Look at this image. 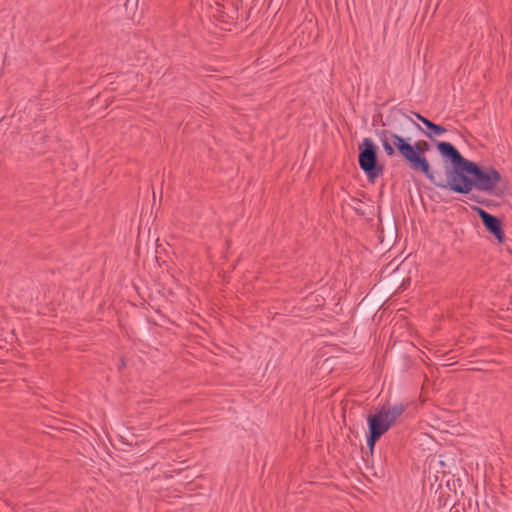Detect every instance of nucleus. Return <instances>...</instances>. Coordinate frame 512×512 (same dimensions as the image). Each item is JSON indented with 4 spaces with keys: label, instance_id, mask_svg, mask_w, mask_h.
<instances>
[{
    "label": "nucleus",
    "instance_id": "423d86ee",
    "mask_svg": "<svg viewBox=\"0 0 512 512\" xmlns=\"http://www.w3.org/2000/svg\"><path fill=\"white\" fill-rule=\"evenodd\" d=\"M430 132L426 133L428 138H432L433 136H441L446 132V129L440 125L433 124L430 127Z\"/></svg>",
    "mask_w": 512,
    "mask_h": 512
},
{
    "label": "nucleus",
    "instance_id": "20e7f679",
    "mask_svg": "<svg viewBox=\"0 0 512 512\" xmlns=\"http://www.w3.org/2000/svg\"><path fill=\"white\" fill-rule=\"evenodd\" d=\"M364 148L359 154L360 168L367 174L370 179L379 176L381 170L377 167V155L373 142L365 138L363 141Z\"/></svg>",
    "mask_w": 512,
    "mask_h": 512
},
{
    "label": "nucleus",
    "instance_id": "0eeeda50",
    "mask_svg": "<svg viewBox=\"0 0 512 512\" xmlns=\"http://www.w3.org/2000/svg\"><path fill=\"white\" fill-rule=\"evenodd\" d=\"M415 116L417 119H419L428 129H430L431 125H433L434 123H432L430 120H428L427 118L423 117L422 115L418 114V113H415Z\"/></svg>",
    "mask_w": 512,
    "mask_h": 512
},
{
    "label": "nucleus",
    "instance_id": "39448f33",
    "mask_svg": "<svg viewBox=\"0 0 512 512\" xmlns=\"http://www.w3.org/2000/svg\"><path fill=\"white\" fill-rule=\"evenodd\" d=\"M476 211L483 221L485 228L492 233L499 242L503 241L504 233L500 221L482 208H476Z\"/></svg>",
    "mask_w": 512,
    "mask_h": 512
},
{
    "label": "nucleus",
    "instance_id": "f257e3e1",
    "mask_svg": "<svg viewBox=\"0 0 512 512\" xmlns=\"http://www.w3.org/2000/svg\"><path fill=\"white\" fill-rule=\"evenodd\" d=\"M437 150L444 159L450 160L453 169L447 171V184L457 193H469L473 187L481 191H491L500 181L499 173L494 169H480L476 164L464 159L459 151L448 142H439Z\"/></svg>",
    "mask_w": 512,
    "mask_h": 512
},
{
    "label": "nucleus",
    "instance_id": "7ed1b4c3",
    "mask_svg": "<svg viewBox=\"0 0 512 512\" xmlns=\"http://www.w3.org/2000/svg\"><path fill=\"white\" fill-rule=\"evenodd\" d=\"M402 406H384L368 417L369 436L367 446L372 452L376 441L386 433L403 413Z\"/></svg>",
    "mask_w": 512,
    "mask_h": 512
},
{
    "label": "nucleus",
    "instance_id": "6e6552de",
    "mask_svg": "<svg viewBox=\"0 0 512 512\" xmlns=\"http://www.w3.org/2000/svg\"><path fill=\"white\" fill-rule=\"evenodd\" d=\"M411 122H412V123H414V125L416 126V128L420 129V126H419L417 123H415L413 120H411Z\"/></svg>",
    "mask_w": 512,
    "mask_h": 512
},
{
    "label": "nucleus",
    "instance_id": "f03ea898",
    "mask_svg": "<svg viewBox=\"0 0 512 512\" xmlns=\"http://www.w3.org/2000/svg\"><path fill=\"white\" fill-rule=\"evenodd\" d=\"M384 151L388 156L395 154L397 150L400 155L408 162L411 169L419 171L426 176V178L438 187H445L444 183L437 182L430 164L425 156V152L429 148L427 142H415L410 144L401 136L384 131L380 137Z\"/></svg>",
    "mask_w": 512,
    "mask_h": 512
}]
</instances>
